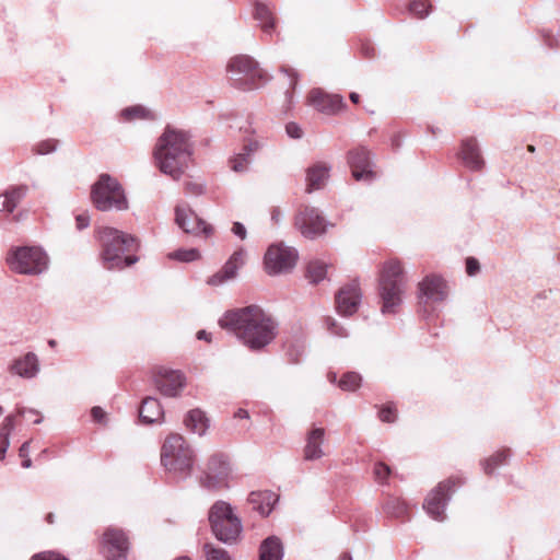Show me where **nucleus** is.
<instances>
[{
	"mask_svg": "<svg viewBox=\"0 0 560 560\" xmlns=\"http://www.w3.org/2000/svg\"><path fill=\"white\" fill-rule=\"evenodd\" d=\"M219 325L232 332L252 351L262 350L275 340L278 334L276 319L257 305L225 312L219 319Z\"/></svg>",
	"mask_w": 560,
	"mask_h": 560,
	"instance_id": "obj_1",
	"label": "nucleus"
},
{
	"mask_svg": "<svg viewBox=\"0 0 560 560\" xmlns=\"http://www.w3.org/2000/svg\"><path fill=\"white\" fill-rule=\"evenodd\" d=\"M192 144L189 135L180 129L166 126L153 149L154 164L161 173L179 180L189 166Z\"/></svg>",
	"mask_w": 560,
	"mask_h": 560,
	"instance_id": "obj_2",
	"label": "nucleus"
},
{
	"mask_svg": "<svg viewBox=\"0 0 560 560\" xmlns=\"http://www.w3.org/2000/svg\"><path fill=\"white\" fill-rule=\"evenodd\" d=\"M95 237L101 247V261L107 270H122L135 265L139 257V241L131 234L110 226L95 230Z\"/></svg>",
	"mask_w": 560,
	"mask_h": 560,
	"instance_id": "obj_3",
	"label": "nucleus"
},
{
	"mask_svg": "<svg viewBox=\"0 0 560 560\" xmlns=\"http://www.w3.org/2000/svg\"><path fill=\"white\" fill-rule=\"evenodd\" d=\"M196 462L195 450L184 436L170 434L161 448V464L176 481H184L192 474Z\"/></svg>",
	"mask_w": 560,
	"mask_h": 560,
	"instance_id": "obj_4",
	"label": "nucleus"
},
{
	"mask_svg": "<svg viewBox=\"0 0 560 560\" xmlns=\"http://www.w3.org/2000/svg\"><path fill=\"white\" fill-rule=\"evenodd\" d=\"M405 283L406 279L401 264L398 260L385 262L378 282V295L382 302L381 312L384 315L397 313L402 303Z\"/></svg>",
	"mask_w": 560,
	"mask_h": 560,
	"instance_id": "obj_5",
	"label": "nucleus"
},
{
	"mask_svg": "<svg viewBox=\"0 0 560 560\" xmlns=\"http://www.w3.org/2000/svg\"><path fill=\"white\" fill-rule=\"evenodd\" d=\"M91 200L98 211H125L129 202L122 185L107 173L101 174L91 187Z\"/></svg>",
	"mask_w": 560,
	"mask_h": 560,
	"instance_id": "obj_6",
	"label": "nucleus"
},
{
	"mask_svg": "<svg viewBox=\"0 0 560 560\" xmlns=\"http://www.w3.org/2000/svg\"><path fill=\"white\" fill-rule=\"evenodd\" d=\"M226 71L231 84L243 91L259 89L269 80L268 74L259 68L258 62L248 55H238L231 58Z\"/></svg>",
	"mask_w": 560,
	"mask_h": 560,
	"instance_id": "obj_7",
	"label": "nucleus"
},
{
	"mask_svg": "<svg viewBox=\"0 0 560 560\" xmlns=\"http://www.w3.org/2000/svg\"><path fill=\"white\" fill-rule=\"evenodd\" d=\"M5 261L12 272L25 276H39L49 266L47 253L35 245L12 246L7 253Z\"/></svg>",
	"mask_w": 560,
	"mask_h": 560,
	"instance_id": "obj_8",
	"label": "nucleus"
},
{
	"mask_svg": "<svg viewBox=\"0 0 560 560\" xmlns=\"http://www.w3.org/2000/svg\"><path fill=\"white\" fill-rule=\"evenodd\" d=\"M209 522L213 535L223 544L232 545L238 539L243 526L230 503L217 501L209 511Z\"/></svg>",
	"mask_w": 560,
	"mask_h": 560,
	"instance_id": "obj_9",
	"label": "nucleus"
},
{
	"mask_svg": "<svg viewBox=\"0 0 560 560\" xmlns=\"http://www.w3.org/2000/svg\"><path fill=\"white\" fill-rule=\"evenodd\" d=\"M464 483V478L459 476H453L441 481L425 498L423 503L425 512L435 521H444L446 517L445 509L452 494Z\"/></svg>",
	"mask_w": 560,
	"mask_h": 560,
	"instance_id": "obj_10",
	"label": "nucleus"
},
{
	"mask_svg": "<svg viewBox=\"0 0 560 560\" xmlns=\"http://www.w3.org/2000/svg\"><path fill=\"white\" fill-rule=\"evenodd\" d=\"M418 289L419 313L429 318L435 312L436 305L447 298L446 282L440 276L430 275L419 282Z\"/></svg>",
	"mask_w": 560,
	"mask_h": 560,
	"instance_id": "obj_11",
	"label": "nucleus"
},
{
	"mask_svg": "<svg viewBox=\"0 0 560 560\" xmlns=\"http://www.w3.org/2000/svg\"><path fill=\"white\" fill-rule=\"evenodd\" d=\"M294 226L307 240H316L326 234L332 223L327 221L319 209L303 206L294 217Z\"/></svg>",
	"mask_w": 560,
	"mask_h": 560,
	"instance_id": "obj_12",
	"label": "nucleus"
},
{
	"mask_svg": "<svg viewBox=\"0 0 560 560\" xmlns=\"http://www.w3.org/2000/svg\"><path fill=\"white\" fill-rule=\"evenodd\" d=\"M299 254L293 247L282 243L272 244L265 254V268L268 275L276 276L290 271L296 264Z\"/></svg>",
	"mask_w": 560,
	"mask_h": 560,
	"instance_id": "obj_13",
	"label": "nucleus"
},
{
	"mask_svg": "<svg viewBox=\"0 0 560 560\" xmlns=\"http://www.w3.org/2000/svg\"><path fill=\"white\" fill-rule=\"evenodd\" d=\"M230 474V463L224 454L212 455L207 464L203 476L200 479L201 486L208 490H215L225 486Z\"/></svg>",
	"mask_w": 560,
	"mask_h": 560,
	"instance_id": "obj_14",
	"label": "nucleus"
},
{
	"mask_svg": "<svg viewBox=\"0 0 560 560\" xmlns=\"http://www.w3.org/2000/svg\"><path fill=\"white\" fill-rule=\"evenodd\" d=\"M347 161L355 180L371 183L375 179L374 163L371 152L365 147L350 150L347 154Z\"/></svg>",
	"mask_w": 560,
	"mask_h": 560,
	"instance_id": "obj_15",
	"label": "nucleus"
},
{
	"mask_svg": "<svg viewBox=\"0 0 560 560\" xmlns=\"http://www.w3.org/2000/svg\"><path fill=\"white\" fill-rule=\"evenodd\" d=\"M362 302V291L357 280L341 287L335 295L336 311L339 315L349 317L355 314Z\"/></svg>",
	"mask_w": 560,
	"mask_h": 560,
	"instance_id": "obj_16",
	"label": "nucleus"
},
{
	"mask_svg": "<svg viewBox=\"0 0 560 560\" xmlns=\"http://www.w3.org/2000/svg\"><path fill=\"white\" fill-rule=\"evenodd\" d=\"M175 221L177 225L186 233L209 236L212 228L201 218H199L188 206L179 205L175 208Z\"/></svg>",
	"mask_w": 560,
	"mask_h": 560,
	"instance_id": "obj_17",
	"label": "nucleus"
},
{
	"mask_svg": "<svg viewBox=\"0 0 560 560\" xmlns=\"http://www.w3.org/2000/svg\"><path fill=\"white\" fill-rule=\"evenodd\" d=\"M103 547L108 560H127L128 538L122 529L107 528L103 535Z\"/></svg>",
	"mask_w": 560,
	"mask_h": 560,
	"instance_id": "obj_18",
	"label": "nucleus"
},
{
	"mask_svg": "<svg viewBox=\"0 0 560 560\" xmlns=\"http://www.w3.org/2000/svg\"><path fill=\"white\" fill-rule=\"evenodd\" d=\"M160 393L166 397H177L186 385L185 375L177 370H161L154 377Z\"/></svg>",
	"mask_w": 560,
	"mask_h": 560,
	"instance_id": "obj_19",
	"label": "nucleus"
},
{
	"mask_svg": "<svg viewBox=\"0 0 560 560\" xmlns=\"http://www.w3.org/2000/svg\"><path fill=\"white\" fill-rule=\"evenodd\" d=\"M308 103L326 115H335L346 106L341 95L329 94L322 89H313L308 93Z\"/></svg>",
	"mask_w": 560,
	"mask_h": 560,
	"instance_id": "obj_20",
	"label": "nucleus"
},
{
	"mask_svg": "<svg viewBox=\"0 0 560 560\" xmlns=\"http://www.w3.org/2000/svg\"><path fill=\"white\" fill-rule=\"evenodd\" d=\"M8 370L12 375L32 380L39 373V359L36 353L27 352L22 357L13 359Z\"/></svg>",
	"mask_w": 560,
	"mask_h": 560,
	"instance_id": "obj_21",
	"label": "nucleus"
},
{
	"mask_svg": "<svg viewBox=\"0 0 560 560\" xmlns=\"http://www.w3.org/2000/svg\"><path fill=\"white\" fill-rule=\"evenodd\" d=\"M325 434V429L320 427H314L307 431L305 446L303 448V457L305 460H317L325 456L323 450Z\"/></svg>",
	"mask_w": 560,
	"mask_h": 560,
	"instance_id": "obj_22",
	"label": "nucleus"
},
{
	"mask_svg": "<svg viewBox=\"0 0 560 560\" xmlns=\"http://www.w3.org/2000/svg\"><path fill=\"white\" fill-rule=\"evenodd\" d=\"M463 164L470 171H480L483 167V159L480 148L475 138L462 140L460 151L457 153Z\"/></svg>",
	"mask_w": 560,
	"mask_h": 560,
	"instance_id": "obj_23",
	"label": "nucleus"
},
{
	"mask_svg": "<svg viewBox=\"0 0 560 560\" xmlns=\"http://www.w3.org/2000/svg\"><path fill=\"white\" fill-rule=\"evenodd\" d=\"M331 165L326 162H316L306 170V192L311 194L325 187L330 177Z\"/></svg>",
	"mask_w": 560,
	"mask_h": 560,
	"instance_id": "obj_24",
	"label": "nucleus"
},
{
	"mask_svg": "<svg viewBox=\"0 0 560 560\" xmlns=\"http://www.w3.org/2000/svg\"><path fill=\"white\" fill-rule=\"evenodd\" d=\"M247 501L253 510L257 511L261 516H268L278 501V495L268 490L253 491L249 493Z\"/></svg>",
	"mask_w": 560,
	"mask_h": 560,
	"instance_id": "obj_25",
	"label": "nucleus"
},
{
	"mask_svg": "<svg viewBox=\"0 0 560 560\" xmlns=\"http://www.w3.org/2000/svg\"><path fill=\"white\" fill-rule=\"evenodd\" d=\"M164 411L158 398L148 396L142 400L139 419L144 424L160 423Z\"/></svg>",
	"mask_w": 560,
	"mask_h": 560,
	"instance_id": "obj_26",
	"label": "nucleus"
},
{
	"mask_svg": "<svg viewBox=\"0 0 560 560\" xmlns=\"http://www.w3.org/2000/svg\"><path fill=\"white\" fill-rule=\"evenodd\" d=\"M28 187L26 185L11 186L0 196V211L12 213L22 199L27 195Z\"/></svg>",
	"mask_w": 560,
	"mask_h": 560,
	"instance_id": "obj_27",
	"label": "nucleus"
},
{
	"mask_svg": "<svg viewBox=\"0 0 560 560\" xmlns=\"http://www.w3.org/2000/svg\"><path fill=\"white\" fill-rule=\"evenodd\" d=\"M283 557L284 547L279 537L269 536L260 542L258 560H282Z\"/></svg>",
	"mask_w": 560,
	"mask_h": 560,
	"instance_id": "obj_28",
	"label": "nucleus"
},
{
	"mask_svg": "<svg viewBox=\"0 0 560 560\" xmlns=\"http://www.w3.org/2000/svg\"><path fill=\"white\" fill-rule=\"evenodd\" d=\"M184 422L190 432L196 433L199 436L205 435L210 425V420L199 408L189 410L184 419Z\"/></svg>",
	"mask_w": 560,
	"mask_h": 560,
	"instance_id": "obj_29",
	"label": "nucleus"
},
{
	"mask_svg": "<svg viewBox=\"0 0 560 560\" xmlns=\"http://www.w3.org/2000/svg\"><path fill=\"white\" fill-rule=\"evenodd\" d=\"M254 18L265 34L271 35L276 28V16L273 10L264 2H256Z\"/></svg>",
	"mask_w": 560,
	"mask_h": 560,
	"instance_id": "obj_30",
	"label": "nucleus"
},
{
	"mask_svg": "<svg viewBox=\"0 0 560 560\" xmlns=\"http://www.w3.org/2000/svg\"><path fill=\"white\" fill-rule=\"evenodd\" d=\"M257 142H249L245 144L240 153L230 160L231 168L234 172H245L250 162V155L257 149Z\"/></svg>",
	"mask_w": 560,
	"mask_h": 560,
	"instance_id": "obj_31",
	"label": "nucleus"
},
{
	"mask_svg": "<svg viewBox=\"0 0 560 560\" xmlns=\"http://www.w3.org/2000/svg\"><path fill=\"white\" fill-rule=\"evenodd\" d=\"M15 428V416H7L0 425V460L5 458L7 451L10 446V435Z\"/></svg>",
	"mask_w": 560,
	"mask_h": 560,
	"instance_id": "obj_32",
	"label": "nucleus"
},
{
	"mask_svg": "<svg viewBox=\"0 0 560 560\" xmlns=\"http://www.w3.org/2000/svg\"><path fill=\"white\" fill-rule=\"evenodd\" d=\"M408 510V503L400 498H389L384 504V512L395 518H405Z\"/></svg>",
	"mask_w": 560,
	"mask_h": 560,
	"instance_id": "obj_33",
	"label": "nucleus"
},
{
	"mask_svg": "<svg viewBox=\"0 0 560 560\" xmlns=\"http://www.w3.org/2000/svg\"><path fill=\"white\" fill-rule=\"evenodd\" d=\"M120 117L125 121L154 119V115L142 105H133L124 108L120 112Z\"/></svg>",
	"mask_w": 560,
	"mask_h": 560,
	"instance_id": "obj_34",
	"label": "nucleus"
},
{
	"mask_svg": "<svg viewBox=\"0 0 560 560\" xmlns=\"http://www.w3.org/2000/svg\"><path fill=\"white\" fill-rule=\"evenodd\" d=\"M509 457H510V451L503 450V451H498L497 453L491 455L489 458H486L485 460H482L481 466H482L485 474L491 476L498 467L506 464Z\"/></svg>",
	"mask_w": 560,
	"mask_h": 560,
	"instance_id": "obj_35",
	"label": "nucleus"
},
{
	"mask_svg": "<svg viewBox=\"0 0 560 560\" xmlns=\"http://www.w3.org/2000/svg\"><path fill=\"white\" fill-rule=\"evenodd\" d=\"M327 265L319 260L310 261L306 268V278L310 283L317 284L325 279Z\"/></svg>",
	"mask_w": 560,
	"mask_h": 560,
	"instance_id": "obj_36",
	"label": "nucleus"
},
{
	"mask_svg": "<svg viewBox=\"0 0 560 560\" xmlns=\"http://www.w3.org/2000/svg\"><path fill=\"white\" fill-rule=\"evenodd\" d=\"M305 354V345L300 340L285 345V357L290 363L298 364Z\"/></svg>",
	"mask_w": 560,
	"mask_h": 560,
	"instance_id": "obj_37",
	"label": "nucleus"
},
{
	"mask_svg": "<svg viewBox=\"0 0 560 560\" xmlns=\"http://www.w3.org/2000/svg\"><path fill=\"white\" fill-rule=\"evenodd\" d=\"M243 252H235L229 260L223 265L220 269L222 275L226 277L228 280H231L236 277L237 270L240 266L243 264L242 261Z\"/></svg>",
	"mask_w": 560,
	"mask_h": 560,
	"instance_id": "obj_38",
	"label": "nucleus"
},
{
	"mask_svg": "<svg viewBox=\"0 0 560 560\" xmlns=\"http://www.w3.org/2000/svg\"><path fill=\"white\" fill-rule=\"evenodd\" d=\"M362 377L357 372H347L340 378L338 386L342 390L353 392L361 386Z\"/></svg>",
	"mask_w": 560,
	"mask_h": 560,
	"instance_id": "obj_39",
	"label": "nucleus"
},
{
	"mask_svg": "<svg viewBox=\"0 0 560 560\" xmlns=\"http://www.w3.org/2000/svg\"><path fill=\"white\" fill-rule=\"evenodd\" d=\"M206 560H233L231 555L221 547L206 542L202 547Z\"/></svg>",
	"mask_w": 560,
	"mask_h": 560,
	"instance_id": "obj_40",
	"label": "nucleus"
},
{
	"mask_svg": "<svg viewBox=\"0 0 560 560\" xmlns=\"http://www.w3.org/2000/svg\"><path fill=\"white\" fill-rule=\"evenodd\" d=\"M408 10L415 18L424 19L431 11V4L428 0H411Z\"/></svg>",
	"mask_w": 560,
	"mask_h": 560,
	"instance_id": "obj_41",
	"label": "nucleus"
},
{
	"mask_svg": "<svg viewBox=\"0 0 560 560\" xmlns=\"http://www.w3.org/2000/svg\"><path fill=\"white\" fill-rule=\"evenodd\" d=\"M168 258L184 262H191L199 258V252L196 248H179L177 250L170 253Z\"/></svg>",
	"mask_w": 560,
	"mask_h": 560,
	"instance_id": "obj_42",
	"label": "nucleus"
},
{
	"mask_svg": "<svg viewBox=\"0 0 560 560\" xmlns=\"http://www.w3.org/2000/svg\"><path fill=\"white\" fill-rule=\"evenodd\" d=\"M58 141L55 139H47L39 141L33 147V152L38 155H46L57 150Z\"/></svg>",
	"mask_w": 560,
	"mask_h": 560,
	"instance_id": "obj_43",
	"label": "nucleus"
},
{
	"mask_svg": "<svg viewBox=\"0 0 560 560\" xmlns=\"http://www.w3.org/2000/svg\"><path fill=\"white\" fill-rule=\"evenodd\" d=\"M325 325L329 334L335 337L347 338L349 336L347 329L332 317H326Z\"/></svg>",
	"mask_w": 560,
	"mask_h": 560,
	"instance_id": "obj_44",
	"label": "nucleus"
},
{
	"mask_svg": "<svg viewBox=\"0 0 560 560\" xmlns=\"http://www.w3.org/2000/svg\"><path fill=\"white\" fill-rule=\"evenodd\" d=\"M373 474H374L375 480L378 483L384 485L386 482L387 478L389 477V475L392 474V470H390V467L388 465H386L385 463L377 462L374 465Z\"/></svg>",
	"mask_w": 560,
	"mask_h": 560,
	"instance_id": "obj_45",
	"label": "nucleus"
},
{
	"mask_svg": "<svg viewBox=\"0 0 560 560\" xmlns=\"http://www.w3.org/2000/svg\"><path fill=\"white\" fill-rule=\"evenodd\" d=\"M381 421L393 423L396 420V409L392 405L383 406L378 411Z\"/></svg>",
	"mask_w": 560,
	"mask_h": 560,
	"instance_id": "obj_46",
	"label": "nucleus"
},
{
	"mask_svg": "<svg viewBox=\"0 0 560 560\" xmlns=\"http://www.w3.org/2000/svg\"><path fill=\"white\" fill-rule=\"evenodd\" d=\"M30 560H69L63 555L56 551H43L34 555Z\"/></svg>",
	"mask_w": 560,
	"mask_h": 560,
	"instance_id": "obj_47",
	"label": "nucleus"
},
{
	"mask_svg": "<svg viewBox=\"0 0 560 560\" xmlns=\"http://www.w3.org/2000/svg\"><path fill=\"white\" fill-rule=\"evenodd\" d=\"M285 132L292 139H301L303 137V130L296 122L293 121L287 124Z\"/></svg>",
	"mask_w": 560,
	"mask_h": 560,
	"instance_id": "obj_48",
	"label": "nucleus"
},
{
	"mask_svg": "<svg viewBox=\"0 0 560 560\" xmlns=\"http://www.w3.org/2000/svg\"><path fill=\"white\" fill-rule=\"evenodd\" d=\"M185 190L189 195L200 196L205 191V186L201 183L187 182V183H185Z\"/></svg>",
	"mask_w": 560,
	"mask_h": 560,
	"instance_id": "obj_49",
	"label": "nucleus"
},
{
	"mask_svg": "<svg viewBox=\"0 0 560 560\" xmlns=\"http://www.w3.org/2000/svg\"><path fill=\"white\" fill-rule=\"evenodd\" d=\"M480 270V264L475 257H468L466 259V272L468 276H476Z\"/></svg>",
	"mask_w": 560,
	"mask_h": 560,
	"instance_id": "obj_50",
	"label": "nucleus"
},
{
	"mask_svg": "<svg viewBox=\"0 0 560 560\" xmlns=\"http://www.w3.org/2000/svg\"><path fill=\"white\" fill-rule=\"evenodd\" d=\"M91 417L93 421L97 423H105L106 412L100 406H95L91 409Z\"/></svg>",
	"mask_w": 560,
	"mask_h": 560,
	"instance_id": "obj_51",
	"label": "nucleus"
},
{
	"mask_svg": "<svg viewBox=\"0 0 560 560\" xmlns=\"http://www.w3.org/2000/svg\"><path fill=\"white\" fill-rule=\"evenodd\" d=\"M281 72L285 73L289 77V79H290V88L292 90H294L295 86H296L298 77H299L298 72L294 69L285 67V66L281 67Z\"/></svg>",
	"mask_w": 560,
	"mask_h": 560,
	"instance_id": "obj_52",
	"label": "nucleus"
},
{
	"mask_svg": "<svg viewBox=\"0 0 560 560\" xmlns=\"http://www.w3.org/2000/svg\"><path fill=\"white\" fill-rule=\"evenodd\" d=\"M228 279L222 272L219 270L214 275H212L208 280L207 283L212 287H218L226 282Z\"/></svg>",
	"mask_w": 560,
	"mask_h": 560,
	"instance_id": "obj_53",
	"label": "nucleus"
},
{
	"mask_svg": "<svg viewBox=\"0 0 560 560\" xmlns=\"http://www.w3.org/2000/svg\"><path fill=\"white\" fill-rule=\"evenodd\" d=\"M232 232L235 236L240 237L241 240H245L247 236L246 228L241 222L233 223Z\"/></svg>",
	"mask_w": 560,
	"mask_h": 560,
	"instance_id": "obj_54",
	"label": "nucleus"
},
{
	"mask_svg": "<svg viewBox=\"0 0 560 560\" xmlns=\"http://www.w3.org/2000/svg\"><path fill=\"white\" fill-rule=\"evenodd\" d=\"M75 224L79 231L86 229L90 225V217L86 213H81L75 217Z\"/></svg>",
	"mask_w": 560,
	"mask_h": 560,
	"instance_id": "obj_55",
	"label": "nucleus"
},
{
	"mask_svg": "<svg viewBox=\"0 0 560 560\" xmlns=\"http://www.w3.org/2000/svg\"><path fill=\"white\" fill-rule=\"evenodd\" d=\"M282 212L280 210V208L278 207H273L270 211V219L271 221L275 223V224H279L280 221L282 220Z\"/></svg>",
	"mask_w": 560,
	"mask_h": 560,
	"instance_id": "obj_56",
	"label": "nucleus"
},
{
	"mask_svg": "<svg viewBox=\"0 0 560 560\" xmlns=\"http://www.w3.org/2000/svg\"><path fill=\"white\" fill-rule=\"evenodd\" d=\"M361 50H362V54L368 58H372L375 55V48L370 44L362 45Z\"/></svg>",
	"mask_w": 560,
	"mask_h": 560,
	"instance_id": "obj_57",
	"label": "nucleus"
},
{
	"mask_svg": "<svg viewBox=\"0 0 560 560\" xmlns=\"http://www.w3.org/2000/svg\"><path fill=\"white\" fill-rule=\"evenodd\" d=\"M30 441H26L24 442L20 450H19V455L20 457H27L28 456V453H30Z\"/></svg>",
	"mask_w": 560,
	"mask_h": 560,
	"instance_id": "obj_58",
	"label": "nucleus"
},
{
	"mask_svg": "<svg viewBox=\"0 0 560 560\" xmlns=\"http://www.w3.org/2000/svg\"><path fill=\"white\" fill-rule=\"evenodd\" d=\"M198 340H205L207 342H211V334L201 329L196 335Z\"/></svg>",
	"mask_w": 560,
	"mask_h": 560,
	"instance_id": "obj_59",
	"label": "nucleus"
},
{
	"mask_svg": "<svg viewBox=\"0 0 560 560\" xmlns=\"http://www.w3.org/2000/svg\"><path fill=\"white\" fill-rule=\"evenodd\" d=\"M234 417L237 418V419H248L249 418V413H248V411L246 409L240 408L234 413Z\"/></svg>",
	"mask_w": 560,
	"mask_h": 560,
	"instance_id": "obj_60",
	"label": "nucleus"
},
{
	"mask_svg": "<svg viewBox=\"0 0 560 560\" xmlns=\"http://www.w3.org/2000/svg\"><path fill=\"white\" fill-rule=\"evenodd\" d=\"M23 460H22V467L23 468H30L32 466V459L27 456V457H22Z\"/></svg>",
	"mask_w": 560,
	"mask_h": 560,
	"instance_id": "obj_61",
	"label": "nucleus"
},
{
	"mask_svg": "<svg viewBox=\"0 0 560 560\" xmlns=\"http://www.w3.org/2000/svg\"><path fill=\"white\" fill-rule=\"evenodd\" d=\"M28 412L37 416V418L33 421L35 424H39L43 421V418L38 415L37 411L30 409Z\"/></svg>",
	"mask_w": 560,
	"mask_h": 560,
	"instance_id": "obj_62",
	"label": "nucleus"
},
{
	"mask_svg": "<svg viewBox=\"0 0 560 560\" xmlns=\"http://www.w3.org/2000/svg\"><path fill=\"white\" fill-rule=\"evenodd\" d=\"M350 100L352 103L357 104L359 103V100H360V95L355 92H351L350 95H349Z\"/></svg>",
	"mask_w": 560,
	"mask_h": 560,
	"instance_id": "obj_63",
	"label": "nucleus"
},
{
	"mask_svg": "<svg viewBox=\"0 0 560 560\" xmlns=\"http://www.w3.org/2000/svg\"><path fill=\"white\" fill-rule=\"evenodd\" d=\"M46 522H47L48 524H54V522H55V514H54V513H48V514L46 515Z\"/></svg>",
	"mask_w": 560,
	"mask_h": 560,
	"instance_id": "obj_64",
	"label": "nucleus"
}]
</instances>
